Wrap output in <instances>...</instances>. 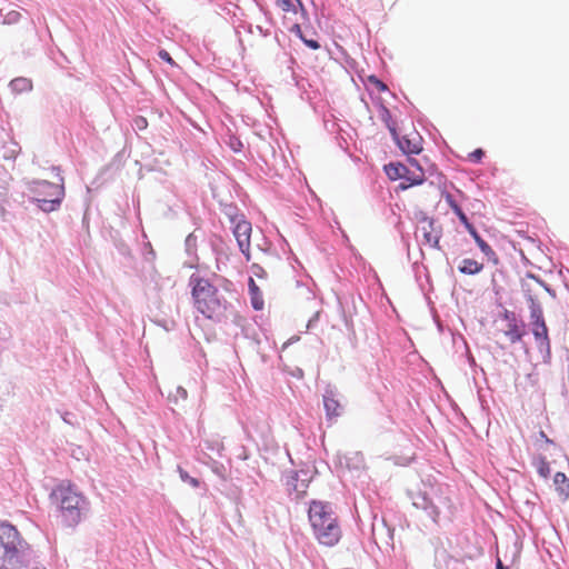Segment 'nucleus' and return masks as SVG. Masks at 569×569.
Segmentation results:
<instances>
[{
	"mask_svg": "<svg viewBox=\"0 0 569 569\" xmlns=\"http://www.w3.org/2000/svg\"><path fill=\"white\" fill-rule=\"evenodd\" d=\"M553 483L560 495L568 497L569 493V479L563 472H557L553 477Z\"/></svg>",
	"mask_w": 569,
	"mask_h": 569,
	"instance_id": "nucleus-16",
	"label": "nucleus"
},
{
	"mask_svg": "<svg viewBox=\"0 0 569 569\" xmlns=\"http://www.w3.org/2000/svg\"><path fill=\"white\" fill-rule=\"evenodd\" d=\"M429 507L431 508V512H430V515H431L432 519H433L435 521H437V519H438V518H439V516H440V511H439V509H438L436 506H433L431 502L429 503Z\"/></svg>",
	"mask_w": 569,
	"mask_h": 569,
	"instance_id": "nucleus-27",
	"label": "nucleus"
},
{
	"mask_svg": "<svg viewBox=\"0 0 569 569\" xmlns=\"http://www.w3.org/2000/svg\"><path fill=\"white\" fill-rule=\"evenodd\" d=\"M485 156V152L482 149H476L469 154V159L473 162H479L482 157Z\"/></svg>",
	"mask_w": 569,
	"mask_h": 569,
	"instance_id": "nucleus-23",
	"label": "nucleus"
},
{
	"mask_svg": "<svg viewBox=\"0 0 569 569\" xmlns=\"http://www.w3.org/2000/svg\"><path fill=\"white\" fill-rule=\"evenodd\" d=\"M483 264L473 259H463L459 266V271L465 274H476L480 272Z\"/></svg>",
	"mask_w": 569,
	"mask_h": 569,
	"instance_id": "nucleus-15",
	"label": "nucleus"
},
{
	"mask_svg": "<svg viewBox=\"0 0 569 569\" xmlns=\"http://www.w3.org/2000/svg\"><path fill=\"white\" fill-rule=\"evenodd\" d=\"M503 327L501 332L510 343H516L521 340L525 335L523 323L520 322L515 313L506 311L503 315Z\"/></svg>",
	"mask_w": 569,
	"mask_h": 569,
	"instance_id": "nucleus-9",
	"label": "nucleus"
},
{
	"mask_svg": "<svg viewBox=\"0 0 569 569\" xmlns=\"http://www.w3.org/2000/svg\"><path fill=\"white\" fill-rule=\"evenodd\" d=\"M323 406L326 410V415L329 419L337 418L342 412V407L339 400L336 398L333 392H327L323 396Z\"/></svg>",
	"mask_w": 569,
	"mask_h": 569,
	"instance_id": "nucleus-11",
	"label": "nucleus"
},
{
	"mask_svg": "<svg viewBox=\"0 0 569 569\" xmlns=\"http://www.w3.org/2000/svg\"><path fill=\"white\" fill-rule=\"evenodd\" d=\"M230 147L233 151L239 152L242 149V143L240 140L234 138L230 140Z\"/></svg>",
	"mask_w": 569,
	"mask_h": 569,
	"instance_id": "nucleus-26",
	"label": "nucleus"
},
{
	"mask_svg": "<svg viewBox=\"0 0 569 569\" xmlns=\"http://www.w3.org/2000/svg\"><path fill=\"white\" fill-rule=\"evenodd\" d=\"M137 126L139 129H143L147 127V120L144 118H139L137 120Z\"/></svg>",
	"mask_w": 569,
	"mask_h": 569,
	"instance_id": "nucleus-29",
	"label": "nucleus"
},
{
	"mask_svg": "<svg viewBox=\"0 0 569 569\" xmlns=\"http://www.w3.org/2000/svg\"><path fill=\"white\" fill-rule=\"evenodd\" d=\"M180 477L183 481H188L192 487L197 488L199 487V480L190 477L184 470L179 468Z\"/></svg>",
	"mask_w": 569,
	"mask_h": 569,
	"instance_id": "nucleus-21",
	"label": "nucleus"
},
{
	"mask_svg": "<svg viewBox=\"0 0 569 569\" xmlns=\"http://www.w3.org/2000/svg\"><path fill=\"white\" fill-rule=\"evenodd\" d=\"M521 287L529 302L532 333L537 340L549 345L548 328L543 319L541 305L537 299V291L540 288H543L546 291L551 293V290L543 281L533 274H527V277L522 279Z\"/></svg>",
	"mask_w": 569,
	"mask_h": 569,
	"instance_id": "nucleus-3",
	"label": "nucleus"
},
{
	"mask_svg": "<svg viewBox=\"0 0 569 569\" xmlns=\"http://www.w3.org/2000/svg\"><path fill=\"white\" fill-rule=\"evenodd\" d=\"M497 569H505V568L502 567V563H501V561H500V560H498V562H497Z\"/></svg>",
	"mask_w": 569,
	"mask_h": 569,
	"instance_id": "nucleus-32",
	"label": "nucleus"
},
{
	"mask_svg": "<svg viewBox=\"0 0 569 569\" xmlns=\"http://www.w3.org/2000/svg\"><path fill=\"white\" fill-rule=\"evenodd\" d=\"M61 511L67 512L72 522L80 520V506L83 502L81 493L77 492L69 481L58 485L50 495Z\"/></svg>",
	"mask_w": 569,
	"mask_h": 569,
	"instance_id": "nucleus-4",
	"label": "nucleus"
},
{
	"mask_svg": "<svg viewBox=\"0 0 569 569\" xmlns=\"http://www.w3.org/2000/svg\"><path fill=\"white\" fill-rule=\"evenodd\" d=\"M385 171L391 180H403L400 184L401 189L421 184L426 179L425 171L413 159H409V166L400 162L389 163L385 166Z\"/></svg>",
	"mask_w": 569,
	"mask_h": 569,
	"instance_id": "nucleus-6",
	"label": "nucleus"
},
{
	"mask_svg": "<svg viewBox=\"0 0 569 569\" xmlns=\"http://www.w3.org/2000/svg\"><path fill=\"white\" fill-rule=\"evenodd\" d=\"M301 40L312 50H318L320 48V43L312 39H306L305 37H301Z\"/></svg>",
	"mask_w": 569,
	"mask_h": 569,
	"instance_id": "nucleus-25",
	"label": "nucleus"
},
{
	"mask_svg": "<svg viewBox=\"0 0 569 569\" xmlns=\"http://www.w3.org/2000/svg\"><path fill=\"white\" fill-rule=\"evenodd\" d=\"M178 393L181 396L182 399H187V390L183 389L182 387H178L177 389Z\"/></svg>",
	"mask_w": 569,
	"mask_h": 569,
	"instance_id": "nucleus-31",
	"label": "nucleus"
},
{
	"mask_svg": "<svg viewBox=\"0 0 569 569\" xmlns=\"http://www.w3.org/2000/svg\"><path fill=\"white\" fill-rule=\"evenodd\" d=\"M368 82L378 91V92H383L386 91L388 88L386 86V83H383L380 79H378L376 76H369L368 77Z\"/></svg>",
	"mask_w": 569,
	"mask_h": 569,
	"instance_id": "nucleus-20",
	"label": "nucleus"
},
{
	"mask_svg": "<svg viewBox=\"0 0 569 569\" xmlns=\"http://www.w3.org/2000/svg\"><path fill=\"white\" fill-rule=\"evenodd\" d=\"M291 31L296 32V34L301 39L302 36V32H301V28L299 24H295L291 29Z\"/></svg>",
	"mask_w": 569,
	"mask_h": 569,
	"instance_id": "nucleus-30",
	"label": "nucleus"
},
{
	"mask_svg": "<svg viewBox=\"0 0 569 569\" xmlns=\"http://www.w3.org/2000/svg\"><path fill=\"white\" fill-rule=\"evenodd\" d=\"M297 4L302 6L300 0H277V6L284 12H297Z\"/></svg>",
	"mask_w": 569,
	"mask_h": 569,
	"instance_id": "nucleus-18",
	"label": "nucleus"
},
{
	"mask_svg": "<svg viewBox=\"0 0 569 569\" xmlns=\"http://www.w3.org/2000/svg\"><path fill=\"white\" fill-rule=\"evenodd\" d=\"M192 299L196 309L208 319L218 317L224 310L223 300L218 289L208 280L200 277H191Z\"/></svg>",
	"mask_w": 569,
	"mask_h": 569,
	"instance_id": "nucleus-2",
	"label": "nucleus"
},
{
	"mask_svg": "<svg viewBox=\"0 0 569 569\" xmlns=\"http://www.w3.org/2000/svg\"><path fill=\"white\" fill-rule=\"evenodd\" d=\"M248 287L252 308L262 310L264 306L262 292L252 278H249Z\"/></svg>",
	"mask_w": 569,
	"mask_h": 569,
	"instance_id": "nucleus-12",
	"label": "nucleus"
},
{
	"mask_svg": "<svg viewBox=\"0 0 569 569\" xmlns=\"http://www.w3.org/2000/svg\"><path fill=\"white\" fill-rule=\"evenodd\" d=\"M0 546L3 548V558L13 559L21 547L18 530L11 525L0 526Z\"/></svg>",
	"mask_w": 569,
	"mask_h": 569,
	"instance_id": "nucleus-8",
	"label": "nucleus"
},
{
	"mask_svg": "<svg viewBox=\"0 0 569 569\" xmlns=\"http://www.w3.org/2000/svg\"><path fill=\"white\" fill-rule=\"evenodd\" d=\"M313 535L319 543L333 547L341 539V529L337 517L328 502L313 500L308 510Z\"/></svg>",
	"mask_w": 569,
	"mask_h": 569,
	"instance_id": "nucleus-1",
	"label": "nucleus"
},
{
	"mask_svg": "<svg viewBox=\"0 0 569 569\" xmlns=\"http://www.w3.org/2000/svg\"><path fill=\"white\" fill-rule=\"evenodd\" d=\"M441 231L435 224L433 220L423 218L419 221L416 230V238L420 246L429 249H437L439 246Z\"/></svg>",
	"mask_w": 569,
	"mask_h": 569,
	"instance_id": "nucleus-7",
	"label": "nucleus"
},
{
	"mask_svg": "<svg viewBox=\"0 0 569 569\" xmlns=\"http://www.w3.org/2000/svg\"><path fill=\"white\" fill-rule=\"evenodd\" d=\"M468 232L472 236L476 243L480 248V250L489 258H493L497 261L496 252L492 250V248L479 236L477 230L472 224H469L467 228Z\"/></svg>",
	"mask_w": 569,
	"mask_h": 569,
	"instance_id": "nucleus-13",
	"label": "nucleus"
},
{
	"mask_svg": "<svg viewBox=\"0 0 569 569\" xmlns=\"http://www.w3.org/2000/svg\"><path fill=\"white\" fill-rule=\"evenodd\" d=\"M398 146L408 154H417L422 150L419 139L416 138L409 139L408 137H402L398 140Z\"/></svg>",
	"mask_w": 569,
	"mask_h": 569,
	"instance_id": "nucleus-14",
	"label": "nucleus"
},
{
	"mask_svg": "<svg viewBox=\"0 0 569 569\" xmlns=\"http://www.w3.org/2000/svg\"><path fill=\"white\" fill-rule=\"evenodd\" d=\"M19 83H22L23 86H29V87H30L29 81H27L26 79H17V80H13V81L11 82V84H12L13 87L18 86Z\"/></svg>",
	"mask_w": 569,
	"mask_h": 569,
	"instance_id": "nucleus-28",
	"label": "nucleus"
},
{
	"mask_svg": "<svg viewBox=\"0 0 569 569\" xmlns=\"http://www.w3.org/2000/svg\"><path fill=\"white\" fill-rule=\"evenodd\" d=\"M158 54H159L160 59H162L163 61L168 62L169 64H171V66H177V63H176V62H174V60L171 58V56L169 54V52H168V51H166V50H163V49H162V50H160V51H159V53H158Z\"/></svg>",
	"mask_w": 569,
	"mask_h": 569,
	"instance_id": "nucleus-24",
	"label": "nucleus"
},
{
	"mask_svg": "<svg viewBox=\"0 0 569 569\" xmlns=\"http://www.w3.org/2000/svg\"><path fill=\"white\" fill-rule=\"evenodd\" d=\"M538 472L540 473V476H542L543 478H547L549 476V472H550V468H549V463L546 461V460H541L540 461V465L538 467Z\"/></svg>",
	"mask_w": 569,
	"mask_h": 569,
	"instance_id": "nucleus-22",
	"label": "nucleus"
},
{
	"mask_svg": "<svg viewBox=\"0 0 569 569\" xmlns=\"http://www.w3.org/2000/svg\"><path fill=\"white\" fill-rule=\"evenodd\" d=\"M31 190L34 193V200L38 202L39 208L46 212L54 211L64 194L62 182L34 181Z\"/></svg>",
	"mask_w": 569,
	"mask_h": 569,
	"instance_id": "nucleus-5",
	"label": "nucleus"
},
{
	"mask_svg": "<svg viewBox=\"0 0 569 569\" xmlns=\"http://www.w3.org/2000/svg\"><path fill=\"white\" fill-rule=\"evenodd\" d=\"M446 201L451 208V210L457 214L460 222L467 228L469 224H471L465 214V212L461 210V208L458 206V203L455 201L453 197L451 194L446 196Z\"/></svg>",
	"mask_w": 569,
	"mask_h": 569,
	"instance_id": "nucleus-17",
	"label": "nucleus"
},
{
	"mask_svg": "<svg viewBox=\"0 0 569 569\" xmlns=\"http://www.w3.org/2000/svg\"><path fill=\"white\" fill-rule=\"evenodd\" d=\"M251 223L247 220H239L233 229L240 251L244 254L247 261L250 260V236Z\"/></svg>",
	"mask_w": 569,
	"mask_h": 569,
	"instance_id": "nucleus-10",
	"label": "nucleus"
},
{
	"mask_svg": "<svg viewBox=\"0 0 569 569\" xmlns=\"http://www.w3.org/2000/svg\"><path fill=\"white\" fill-rule=\"evenodd\" d=\"M20 19L21 13L19 11L12 10L3 17L2 22L6 24H13L17 23Z\"/></svg>",
	"mask_w": 569,
	"mask_h": 569,
	"instance_id": "nucleus-19",
	"label": "nucleus"
}]
</instances>
